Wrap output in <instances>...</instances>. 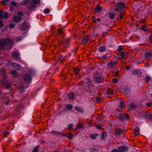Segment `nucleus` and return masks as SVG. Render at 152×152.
I'll use <instances>...</instances> for the list:
<instances>
[{"mask_svg": "<svg viewBox=\"0 0 152 152\" xmlns=\"http://www.w3.org/2000/svg\"><path fill=\"white\" fill-rule=\"evenodd\" d=\"M102 24L104 25L105 26H107V22L105 21L102 20Z\"/></svg>", "mask_w": 152, "mask_h": 152, "instance_id": "0e129e2a", "label": "nucleus"}, {"mask_svg": "<svg viewBox=\"0 0 152 152\" xmlns=\"http://www.w3.org/2000/svg\"><path fill=\"white\" fill-rule=\"evenodd\" d=\"M141 28L144 31H148V29L147 28V27L144 26L142 25L141 27Z\"/></svg>", "mask_w": 152, "mask_h": 152, "instance_id": "e433bc0d", "label": "nucleus"}, {"mask_svg": "<svg viewBox=\"0 0 152 152\" xmlns=\"http://www.w3.org/2000/svg\"><path fill=\"white\" fill-rule=\"evenodd\" d=\"M85 83L89 88L92 89V87L94 88V86L92 83L91 80L89 78H88L86 79Z\"/></svg>", "mask_w": 152, "mask_h": 152, "instance_id": "39448f33", "label": "nucleus"}, {"mask_svg": "<svg viewBox=\"0 0 152 152\" xmlns=\"http://www.w3.org/2000/svg\"><path fill=\"white\" fill-rule=\"evenodd\" d=\"M111 152H119L118 150L117 149H115L114 150H112Z\"/></svg>", "mask_w": 152, "mask_h": 152, "instance_id": "774afa93", "label": "nucleus"}, {"mask_svg": "<svg viewBox=\"0 0 152 152\" xmlns=\"http://www.w3.org/2000/svg\"><path fill=\"white\" fill-rule=\"evenodd\" d=\"M102 9V8L101 6H97L94 9L95 12V13H99Z\"/></svg>", "mask_w": 152, "mask_h": 152, "instance_id": "2eb2a0df", "label": "nucleus"}, {"mask_svg": "<svg viewBox=\"0 0 152 152\" xmlns=\"http://www.w3.org/2000/svg\"><path fill=\"white\" fill-rule=\"evenodd\" d=\"M126 5L123 1H119L116 4L114 10L117 11H121L124 10L126 8Z\"/></svg>", "mask_w": 152, "mask_h": 152, "instance_id": "f03ea898", "label": "nucleus"}, {"mask_svg": "<svg viewBox=\"0 0 152 152\" xmlns=\"http://www.w3.org/2000/svg\"><path fill=\"white\" fill-rule=\"evenodd\" d=\"M115 16V13L112 12H110L109 14V17L110 18L113 19Z\"/></svg>", "mask_w": 152, "mask_h": 152, "instance_id": "a878e982", "label": "nucleus"}, {"mask_svg": "<svg viewBox=\"0 0 152 152\" xmlns=\"http://www.w3.org/2000/svg\"><path fill=\"white\" fill-rule=\"evenodd\" d=\"M80 71V69L79 68H76L73 70V72L75 74H77L79 73Z\"/></svg>", "mask_w": 152, "mask_h": 152, "instance_id": "ea45409f", "label": "nucleus"}, {"mask_svg": "<svg viewBox=\"0 0 152 152\" xmlns=\"http://www.w3.org/2000/svg\"><path fill=\"white\" fill-rule=\"evenodd\" d=\"M71 39L70 38H68L67 39H65L63 42H62V45L64 46H67L68 45L70 42H71L70 40Z\"/></svg>", "mask_w": 152, "mask_h": 152, "instance_id": "1a4fd4ad", "label": "nucleus"}, {"mask_svg": "<svg viewBox=\"0 0 152 152\" xmlns=\"http://www.w3.org/2000/svg\"><path fill=\"white\" fill-rule=\"evenodd\" d=\"M123 133V130L121 129H119L117 130L116 132V134L117 135H120L122 134Z\"/></svg>", "mask_w": 152, "mask_h": 152, "instance_id": "bb28decb", "label": "nucleus"}, {"mask_svg": "<svg viewBox=\"0 0 152 152\" xmlns=\"http://www.w3.org/2000/svg\"><path fill=\"white\" fill-rule=\"evenodd\" d=\"M3 12V11L1 10H0V19L3 18V16H2Z\"/></svg>", "mask_w": 152, "mask_h": 152, "instance_id": "6e6d98bb", "label": "nucleus"}, {"mask_svg": "<svg viewBox=\"0 0 152 152\" xmlns=\"http://www.w3.org/2000/svg\"><path fill=\"white\" fill-rule=\"evenodd\" d=\"M145 116L146 118L148 119L149 120H151L152 119V115L149 113H147L145 114Z\"/></svg>", "mask_w": 152, "mask_h": 152, "instance_id": "cd10ccee", "label": "nucleus"}, {"mask_svg": "<svg viewBox=\"0 0 152 152\" xmlns=\"http://www.w3.org/2000/svg\"><path fill=\"white\" fill-rule=\"evenodd\" d=\"M39 148V145H37L33 150L32 152H38V150Z\"/></svg>", "mask_w": 152, "mask_h": 152, "instance_id": "c03bdc74", "label": "nucleus"}, {"mask_svg": "<svg viewBox=\"0 0 152 152\" xmlns=\"http://www.w3.org/2000/svg\"><path fill=\"white\" fill-rule=\"evenodd\" d=\"M145 57L147 58L149 57H151L152 55V54L151 52H149L146 53L145 54Z\"/></svg>", "mask_w": 152, "mask_h": 152, "instance_id": "a19ab883", "label": "nucleus"}, {"mask_svg": "<svg viewBox=\"0 0 152 152\" xmlns=\"http://www.w3.org/2000/svg\"><path fill=\"white\" fill-rule=\"evenodd\" d=\"M67 96L68 98L71 100H73L75 97L74 94L72 92L68 93Z\"/></svg>", "mask_w": 152, "mask_h": 152, "instance_id": "9b49d317", "label": "nucleus"}, {"mask_svg": "<svg viewBox=\"0 0 152 152\" xmlns=\"http://www.w3.org/2000/svg\"><path fill=\"white\" fill-rule=\"evenodd\" d=\"M61 134L62 135L64 136H65L64 134L63 133L61 132H57L55 134V136H60Z\"/></svg>", "mask_w": 152, "mask_h": 152, "instance_id": "37998d69", "label": "nucleus"}, {"mask_svg": "<svg viewBox=\"0 0 152 152\" xmlns=\"http://www.w3.org/2000/svg\"><path fill=\"white\" fill-rule=\"evenodd\" d=\"M15 26V25L12 24H11L9 25V27L10 28H13Z\"/></svg>", "mask_w": 152, "mask_h": 152, "instance_id": "69168bd1", "label": "nucleus"}, {"mask_svg": "<svg viewBox=\"0 0 152 152\" xmlns=\"http://www.w3.org/2000/svg\"><path fill=\"white\" fill-rule=\"evenodd\" d=\"M151 79V77L148 76H147L145 78V80L146 83H148L149 82Z\"/></svg>", "mask_w": 152, "mask_h": 152, "instance_id": "49530a36", "label": "nucleus"}, {"mask_svg": "<svg viewBox=\"0 0 152 152\" xmlns=\"http://www.w3.org/2000/svg\"><path fill=\"white\" fill-rule=\"evenodd\" d=\"M28 27V26L26 25V21H24L23 23L21 28L22 30H23L27 28Z\"/></svg>", "mask_w": 152, "mask_h": 152, "instance_id": "aec40b11", "label": "nucleus"}, {"mask_svg": "<svg viewBox=\"0 0 152 152\" xmlns=\"http://www.w3.org/2000/svg\"><path fill=\"white\" fill-rule=\"evenodd\" d=\"M24 80L26 83L30 82L31 80V77L30 75L26 74L24 76Z\"/></svg>", "mask_w": 152, "mask_h": 152, "instance_id": "423d86ee", "label": "nucleus"}, {"mask_svg": "<svg viewBox=\"0 0 152 152\" xmlns=\"http://www.w3.org/2000/svg\"><path fill=\"white\" fill-rule=\"evenodd\" d=\"M99 134L97 133L91 134L89 135V137L93 139H95L96 138L97 136Z\"/></svg>", "mask_w": 152, "mask_h": 152, "instance_id": "c756f323", "label": "nucleus"}, {"mask_svg": "<svg viewBox=\"0 0 152 152\" xmlns=\"http://www.w3.org/2000/svg\"><path fill=\"white\" fill-rule=\"evenodd\" d=\"M125 56V52L123 51L121 52V56L122 58H123Z\"/></svg>", "mask_w": 152, "mask_h": 152, "instance_id": "4d7b16f0", "label": "nucleus"}, {"mask_svg": "<svg viewBox=\"0 0 152 152\" xmlns=\"http://www.w3.org/2000/svg\"><path fill=\"white\" fill-rule=\"evenodd\" d=\"M30 0H24L22 2V5H26L27 4Z\"/></svg>", "mask_w": 152, "mask_h": 152, "instance_id": "09e8293b", "label": "nucleus"}, {"mask_svg": "<svg viewBox=\"0 0 152 152\" xmlns=\"http://www.w3.org/2000/svg\"><path fill=\"white\" fill-rule=\"evenodd\" d=\"M112 81L113 83H116L118 82V80L117 78H113L112 79Z\"/></svg>", "mask_w": 152, "mask_h": 152, "instance_id": "5fc2aeb1", "label": "nucleus"}, {"mask_svg": "<svg viewBox=\"0 0 152 152\" xmlns=\"http://www.w3.org/2000/svg\"><path fill=\"white\" fill-rule=\"evenodd\" d=\"M12 66L17 69L20 70L22 69V67L20 65L15 62H12Z\"/></svg>", "mask_w": 152, "mask_h": 152, "instance_id": "9d476101", "label": "nucleus"}, {"mask_svg": "<svg viewBox=\"0 0 152 152\" xmlns=\"http://www.w3.org/2000/svg\"><path fill=\"white\" fill-rule=\"evenodd\" d=\"M22 19V17H19L17 15L15 16L13 18L14 21L16 23H18Z\"/></svg>", "mask_w": 152, "mask_h": 152, "instance_id": "f8f14e48", "label": "nucleus"}, {"mask_svg": "<svg viewBox=\"0 0 152 152\" xmlns=\"http://www.w3.org/2000/svg\"><path fill=\"white\" fill-rule=\"evenodd\" d=\"M9 132L8 131H5L3 134V135L4 137H6L7 135H9Z\"/></svg>", "mask_w": 152, "mask_h": 152, "instance_id": "13d9d810", "label": "nucleus"}, {"mask_svg": "<svg viewBox=\"0 0 152 152\" xmlns=\"http://www.w3.org/2000/svg\"><path fill=\"white\" fill-rule=\"evenodd\" d=\"M89 39V38L87 37H85L83 39L81 40V43L85 45L86 44L87 42Z\"/></svg>", "mask_w": 152, "mask_h": 152, "instance_id": "4be33fe9", "label": "nucleus"}, {"mask_svg": "<svg viewBox=\"0 0 152 152\" xmlns=\"http://www.w3.org/2000/svg\"><path fill=\"white\" fill-rule=\"evenodd\" d=\"M24 86L23 84H20L19 86V91L21 94L23 93L24 91Z\"/></svg>", "mask_w": 152, "mask_h": 152, "instance_id": "6ab92c4d", "label": "nucleus"}, {"mask_svg": "<svg viewBox=\"0 0 152 152\" xmlns=\"http://www.w3.org/2000/svg\"><path fill=\"white\" fill-rule=\"evenodd\" d=\"M11 73L13 75L14 77H17L18 76V75L17 72L15 70H11Z\"/></svg>", "mask_w": 152, "mask_h": 152, "instance_id": "412c9836", "label": "nucleus"}, {"mask_svg": "<svg viewBox=\"0 0 152 152\" xmlns=\"http://www.w3.org/2000/svg\"><path fill=\"white\" fill-rule=\"evenodd\" d=\"M17 15L19 16H22L23 15V14L22 12H17Z\"/></svg>", "mask_w": 152, "mask_h": 152, "instance_id": "e2e57ef3", "label": "nucleus"}, {"mask_svg": "<svg viewBox=\"0 0 152 152\" xmlns=\"http://www.w3.org/2000/svg\"><path fill=\"white\" fill-rule=\"evenodd\" d=\"M23 106L22 104H19L17 106L18 110H23Z\"/></svg>", "mask_w": 152, "mask_h": 152, "instance_id": "a18cd8bd", "label": "nucleus"}, {"mask_svg": "<svg viewBox=\"0 0 152 152\" xmlns=\"http://www.w3.org/2000/svg\"><path fill=\"white\" fill-rule=\"evenodd\" d=\"M93 80L95 81L96 83H102L104 80L103 77L96 76L93 78Z\"/></svg>", "mask_w": 152, "mask_h": 152, "instance_id": "7ed1b4c3", "label": "nucleus"}, {"mask_svg": "<svg viewBox=\"0 0 152 152\" xmlns=\"http://www.w3.org/2000/svg\"><path fill=\"white\" fill-rule=\"evenodd\" d=\"M73 107V106L71 104H67L65 105V107L68 110L72 109Z\"/></svg>", "mask_w": 152, "mask_h": 152, "instance_id": "72a5a7b5", "label": "nucleus"}, {"mask_svg": "<svg viewBox=\"0 0 152 152\" xmlns=\"http://www.w3.org/2000/svg\"><path fill=\"white\" fill-rule=\"evenodd\" d=\"M119 152H127L129 149V148L126 146H121L118 148Z\"/></svg>", "mask_w": 152, "mask_h": 152, "instance_id": "20e7f679", "label": "nucleus"}, {"mask_svg": "<svg viewBox=\"0 0 152 152\" xmlns=\"http://www.w3.org/2000/svg\"><path fill=\"white\" fill-rule=\"evenodd\" d=\"M104 125L103 124H101L96 125L95 127L96 129H102V127Z\"/></svg>", "mask_w": 152, "mask_h": 152, "instance_id": "7c9ffc66", "label": "nucleus"}, {"mask_svg": "<svg viewBox=\"0 0 152 152\" xmlns=\"http://www.w3.org/2000/svg\"><path fill=\"white\" fill-rule=\"evenodd\" d=\"M62 30L61 29H58V33L59 34H62Z\"/></svg>", "mask_w": 152, "mask_h": 152, "instance_id": "680f3d73", "label": "nucleus"}, {"mask_svg": "<svg viewBox=\"0 0 152 152\" xmlns=\"http://www.w3.org/2000/svg\"><path fill=\"white\" fill-rule=\"evenodd\" d=\"M50 12V10L48 8L44 10V13L45 14H48Z\"/></svg>", "mask_w": 152, "mask_h": 152, "instance_id": "603ef678", "label": "nucleus"}, {"mask_svg": "<svg viewBox=\"0 0 152 152\" xmlns=\"http://www.w3.org/2000/svg\"><path fill=\"white\" fill-rule=\"evenodd\" d=\"M117 62L112 61L109 63L107 64V66L109 68H114L116 65Z\"/></svg>", "mask_w": 152, "mask_h": 152, "instance_id": "6e6552de", "label": "nucleus"}, {"mask_svg": "<svg viewBox=\"0 0 152 152\" xmlns=\"http://www.w3.org/2000/svg\"><path fill=\"white\" fill-rule=\"evenodd\" d=\"M75 110L77 111L79 113H83L84 112V109L82 107H79L75 106L74 107Z\"/></svg>", "mask_w": 152, "mask_h": 152, "instance_id": "0eeeda50", "label": "nucleus"}, {"mask_svg": "<svg viewBox=\"0 0 152 152\" xmlns=\"http://www.w3.org/2000/svg\"><path fill=\"white\" fill-rule=\"evenodd\" d=\"M13 42L8 38L2 39L0 41V49H3L4 47H7V50L11 49L13 46Z\"/></svg>", "mask_w": 152, "mask_h": 152, "instance_id": "f257e3e1", "label": "nucleus"}, {"mask_svg": "<svg viewBox=\"0 0 152 152\" xmlns=\"http://www.w3.org/2000/svg\"><path fill=\"white\" fill-rule=\"evenodd\" d=\"M140 129L139 127H137L134 130V133L135 136L138 135L140 133Z\"/></svg>", "mask_w": 152, "mask_h": 152, "instance_id": "a211bd4d", "label": "nucleus"}, {"mask_svg": "<svg viewBox=\"0 0 152 152\" xmlns=\"http://www.w3.org/2000/svg\"><path fill=\"white\" fill-rule=\"evenodd\" d=\"M119 120L123 121L125 120V118L124 115V113H121L118 115Z\"/></svg>", "mask_w": 152, "mask_h": 152, "instance_id": "393cba45", "label": "nucleus"}, {"mask_svg": "<svg viewBox=\"0 0 152 152\" xmlns=\"http://www.w3.org/2000/svg\"><path fill=\"white\" fill-rule=\"evenodd\" d=\"M106 48L105 46H102L99 48L98 50L99 52H104L106 51Z\"/></svg>", "mask_w": 152, "mask_h": 152, "instance_id": "5701e85b", "label": "nucleus"}, {"mask_svg": "<svg viewBox=\"0 0 152 152\" xmlns=\"http://www.w3.org/2000/svg\"><path fill=\"white\" fill-rule=\"evenodd\" d=\"M98 148H93L90 149V152H98Z\"/></svg>", "mask_w": 152, "mask_h": 152, "instance_id": "58836bf2", "label": "nucleus"}, {"mask_svg": "<svg viewBox=\"0 0 152 152\" xmlns=\"http://www.w3.org/2000/svg\"><path fill=\"white\" fill-rule=\"evenodd\" d=\"M10 3L13 6H16V5H17L16 3L14 1H11L10 2Z\"/></svg>", "mask_w": 152, "mask_h": 152, "instance_id": "864d4df0", "label": "nucleus"}, {"mask_svg": "<svg viewBox=\"0 0 152 152\" xmlns=\"http://www.w3.org/2000/svg\"><path fill=\"white\" fill-rule=\"evenodd\" d=\"M107 93L108 94L111 95L113 93V91L112 89L109 88L107 89Z\"/></svg>", "mask_w": 152, "mask_h": 152, "instance_id": "f704fd0d", "label": "nucleus"}, {"mask_svg": "<svg viewBox=\"0 0 152 152\" xmlns=\"http://www.w3.org/2000/svg\"><path fill=\"white\" fill-rule=\"evenodd\" d=\"M119 102L118 107L121 109H124L125 106V102L121 100Z\"/></svg>", "mask_w": 152, "mask_h": 152, "instance_id": "4468645a", "label": "nucleus"}, {"mask_svg": "<svg viewBox=\"0 0 152 152\" xmlns=\"http://www.w3.org/2000/svg\"><path fill=\"white\" fill-rule=\"evenodd\" d=\"M73 124H69L68 126V127L69 128H72V126H73Z\"/></svg>", "mask_w": 152, "mask_h": 152, "instance_id": "338daca9", "label": "nucleus"}, {"mask_svg": "<svg viewBox=\"0 0 152 152\" xmlns=\"http://www.w3.org/2000/svg\"><path fill=\"white\" fill-rule=\"evenodd\" d=\"M84 124L83 123L79 122L77 124V126L76 127L77 129H80L84 128Z\"/></svg>", "mask_w": 152, "mask_h": 152, "instance_id": "dca6fc26", "label": "nucleus"}, {"mask_svg": "<svg viewBox=\"0 0 152 152\" xmlns=\"http://www.w3.org/2000/svg\"><path fill=\"white\" fill-rule=\"evenodd\" d=\"M6 89H8L10 87L11 84L10 83H6L5 84Z\"/></svg>", "mask_w": 152, "mask_h": 152, "instance_id": "3c124183", "label": "nucleus"}, {"mask_svg": "<svg viewBox=\"0 0 152 152\" xmlns=\"http://www.w3.org/2000/svg\"><path fill=\"white\" fill-rule=\"evenodd\" d=\"M107 136V133L105 132H103L101 134V139L102 140H104Z\"/></svg>", "mask_w": 152, "mask_h": 152, "instance_id": "b1692460", "label": "nucleus"}, {"mask_svg": "<svg viewBox=\"0 0 152 152\" xmlns=\"http://www.w3.org/2000/svg\"><path fill=\"white\" fill-rule=\"evenodd\" d=\"M118 12H119V16L117 18V19L118 20H120L123 18V15L125 13V11L123 10L122 11Z\"/></svg>", "mask_w": 152, "mask_h": 152, "instance_id": "ddd939ff", "label": "nucleus"}, {"mask_svg": "<svg viewBox=\"0 0 152 152\" xmlns=\"http://www.w3.org/2000/svg\"><path fill=\"white\" fill-rule=\"evenodd\" d=\"M37 6L31 2L30 4L28 6V8L29 9L32 10L34 9L35 8H37Z\"/></svg>", "mask_w": 152, "mask_h": 152, "instance_id": "f3484780", "label": "nucleus"}, {"mask_svg": "<svg viewBox=\"0 0 152 152\" xmlns=\"http://www.w3.org/2000/svg\"><path fill=\"white\" fill-rule=\"evenodd\" d=\"M140 71L139 70H134L133 71L132 73L134 74H139Z\"/></svg>", "mask_w": 152, "mask_h": 152, "instance_id": "bf43d9fd", "label": "nucleus"}, {"mask_svg": "<svg viewBox=\"0 0 152 152\" xmlns=\"http://www.w3.org/2000/svg\"><path fill=\"white\" fill-rule=\"evenodd\" d=\"M2 16H3V18L5 19H7L8 18V14L7 12H6L3 11Z\"/></svg>", "mask_w": 152, "mask_h": 152, "instance_id": "473e14b6", "label": "nucleus"}, {"mask_svg": "<svg viewBox=\"0 0 152 152\" xmlns=\"http://www.w3.org/2000/svg\"><path fill=\"white\" fill-rule=\"evenodd\" d=\"M124 115L125 118V119L126 120H129V115L126 113L124 114Z\"/></svg>", "mask_w": 152, "mask_h": 152, "instance_id": "8fccbe9b", "label": "nucleus"}, {"mask_svg": "<svg viewBox=\"0 0 152 152\" xmlns=\"http://www.w3.org/2000/svg\"><path fill=\"white\" fill-rule=\"evenodd\" d=\"M129 107L132 110H134L136 108L137 106H136L133 104H131L129 105Z\"/></svg>", "mask_w": 152, "mask_h": 152, "instance_id": "4c0bfd02", "label": "nucleus"}, {"mask_svg": "<svg viewBox=\"0 0 152 152\" xmlns=\"http://www.w3.org/2000/svg\"><path fill=\"white\" fill-rule=\"evenodd\" d=\"M12 56L14 58L16 59H18V55L17 52H13L12 54Z\"/></svg>", "mask_w": 152, "mask_h": 152, "instance_id": "c9c22d12", "label": "nucleus"}, {"mask_svg": "<svg viewBox=\"0 0 152 152\" xmlns=\"http://www.w3.org/2000/svg\"><path fill=\"white\" fill-rule=\"evenodd\" d=\"M118 50L119 51H122L123 50V48L122 47V46L121 45H119L118 47Z\"/></svg>", "mask_w": 152, "mask_h": 152, "instance_id": "052dcab7", "label": "nucleus"}, {"mask_svg": "<svg viewBox=\"0 0 152 152\" xmlns=\"http://www.w3.org/2000/svg\"><path fill=\"white\" fill-rule=\"evenodd\" d=\"M31 2L36 5V4L40 3V0H33Z\"/></svg>", "mask_w": 152, "mask_h": 152, "instance_id": "79ce46f5", "label": "nucleus"}, {"mask_svg": "<svg viewBox=\"0 0 152 152\" xmlns=\"http://www.w3.org/2000/svg\"><path fill=\"white\" fill-rule=\"evenodd\" d=\"M124 91L126 95L129 94L130 91L129 88L127 87H125L124 89Z\"/></svg>", "mask_w": 152, "mask_h": 152, "instance_id": "c85d7f7f", "label": "nucleus"}, {"mask_svg": "<svg viewBox=\"0 0 152 152\" xmlns=\"http://www.w3.org/2000/svg\"><path fill=\"white\" fill-rule=\"evenodd\" d=\"M66 136L68 138L69 140H71L72 137V134L71 133H69L68 134V135L67 136H66Z\"/></svg>", "mask_w": 152, "mask_h": 152, "instance_id": "de8ad7c7", "label": "nucleus"}, {"mask_svg": "<svg viewBox=\"0 0 152 152\" xmlns=\"http://www.w3.org/2000/svg\"><path fill=\"white\" fill-rule=\"evenodd\" d=\"M3 26L4 24L2 21L0 20V27L1 28V30L2 31H4L5 30V28L3 27Z\"/></svg>", "mask_w": 152, "mask_h": 152, "instance_id": "2f4dec72", "label": "nucleus"}]
</instances>
